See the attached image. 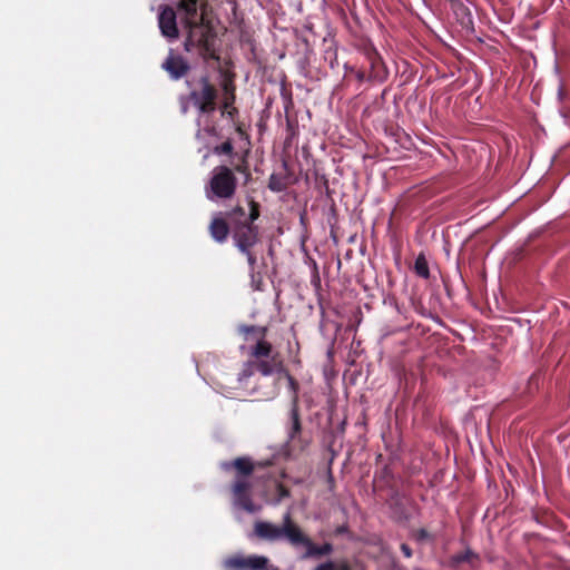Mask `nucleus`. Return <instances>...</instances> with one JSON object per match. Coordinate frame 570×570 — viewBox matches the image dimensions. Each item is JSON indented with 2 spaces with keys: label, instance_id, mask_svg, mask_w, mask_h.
<instances>
[{
  "label": "nucleus",
  "instance_id": "nucleus-1",
  "mask_svg": "<svg viewBox=\"0 0 570 570\" xmlns=\"http://www.w3.org/2000/svg\"><path fill=\"white\" fill-rule=\"evenodd\" d=\"M253 534L267 543L287 542L296 550L303 548L305 551L301 554V559L318 558L333 552V546L328 542L316 546L302 528L293 521L291 511L284 513L281 524L264 520L256 521Z\"/></svg>",
  "mask_w": 570,
  "mask_h": 570
},
{
  "label": "nucleus",
  "instance_id": "nucleus-2",
  "mask_svg": "<svg viewBox=\"0 0 570 570\" xmlns=\"http://www.w3.org/2000/svg\"><path fill=\"white\" fill-rule=\"evenodd\" d=\"M248 207V212L235 207L227 215L235 246L240 252H246L258 242V228L254 223L259 217V208L254 202H250Z\"/></svg>",
  "mask_w": 570,
  "mask_h": 570
},
{
  "label": "nucleus",
  "instance_id": "nucleus-3",
  "mask_svg": "<svg viewBox=\"0 0 570 570\" xmlns=\"http://www.w3.org/2000/svg\"><path fill=\"white\" fill-rule=\"evenodd\" d=\"M237 179L233 170L225 166H216L205 186V196L210 202L229 199L236 191Z\"/></svg>",
  "mask_w": 570,
  "mask_h": 570
},
{
  "label": "nucleus",
  "instance_id": "nucleus-4",
  "mask_svg": "<svg viewBox=\"0 0 570 570\" xmlns=\"http://www.w3.org/2000/svg\"><path fill=\"white\" fill-rule=\"evenodd\" d=\"M189 95L200 114H210L215 110L216 89L209 83L206 75L193 76L186 81Z\"/></svg>",
  "mask_w": 570,
  "mask_h": 570
},
{
  "label": "nucleus",
  "instance_id": "nucleus-5",
  "mask_svg": "<svg viewBox=\"0 0 570 570\" xmlns=\"http://www.w3.org/2000/svg\"><path fill=\"white\" fill-rule=\"evenodd\" d=\"M250 484L246 480H237L233 485V505L235 509H242L250 514L258 513L262 505L254 503L249 494Z\"/></svg>",
  "mask_w": 570,
  "mask_h": 570
},
{
  "label": "nucleus",
  "instance_id": "nucleus-6",
  "mask_svg": "<svg viewBox=\"0 0 570 570\" xmlns=\"http://www.w3.org/2000/svg\"><path fill=\"white\" fill-rule=\"evenodd\" d=\"M271 566L269 559L259 554H252L246 558L238 556L224 560L226 570H266Z\"/></svg>",
  "mask_w": 570,
  "mask_h": 570
},
{
  "label": "nucleus",
  "instance_id": "nucleus-7",
  "mask_svg": "<svg viewBox=\"0 0 570 570\" xmlns=\"http://www.w3.org/2000/svg\"><path fill=\"white\" fill-rule=\"evenodd\" d=\"M158 27L161 35L169 41L178 38L177 17L171 7L164 6L160 8L158 13Z\"/></svg>",
  "mask_w": 570,
  "mask_h": 570
},
{
  "label": "nucleus",
  "instance_id": "nucleus-8",
  "mask_svg": "<svg viewBox=\"0 0 570 570\" xmlns=\"http://www.w3.org/2000/svg\"><path fill=\"white\" fill-rule=\"evenodd\" d=\"M161 67L169 73L173 80L183 78L189 70L188 62L180 56H174L173 50H170Z\"/></svg>",
  "mask_w": 570,
  "mask_h": 570
},
{
  "label": "nucleus",
  "instance_id": "nucleus-9",
  "mask_svg": "<svg viewBox=\"0 0 570 570\" xmlns=\"http://www.w3.org/2000/svg\"><path fill=\"white\" fill-rule=\"evenodd\" d=\"M256 372L261 373L263 376H271L275 374L276 380H282V372H284V367L281 362H276L274 358H258L255 360Z\"/></svg>",
  "mask_w": 570,
  "mask_h": 570
},
{
  "label": "nucleus",
  "instance_id": "nucleus-10",
  "mask_svg": "<svg viewBox=\"0 0 570 570\" xmlns=\"http://www.w3.org/2000/svg\"><path fill=\"white\" fill-rule=\"evenodd\" d=\"M389 72L383 61L379 57H370V70L367 72V81L373 83H382L387 79Z\"/></svg>",
  "mask_w": 570,
  "mask_h": 570
},
{
  "label": "nucleus",
  "instance_id": "nucleus-11",
  "mask_svg": "<svg viewBox=\"0 0 570 570\" xmlns=\"http://www.w3.org/2000/svg\"><path fill=\"white\" fill-rule=\"evenodd\" d=\"M230 225L219 216H216L212 219L209 225V233L213 239L219 244L226 242Z\"/></svg>",
  "mask_w": 570,
  "mask_h": 570
},
{
  "label": "nucleus",
  "instance_id": "nucleus-12",
  "mask_svg": "<svg viewBox=\"0 0 570 570\" xmlns=\"http://www.w3.org/2000/svg\"><path fill=\"white\" fill-rule=\"evenodd\" d=\"M220 468L229 471L230 469L235 468L238 470L239 473L243 475H249L252 474L254 466L249 458H237L234 461L230 462H222Z\"/></svg>",
  "mask_w": 570,
  "mask_h": 570
},
{
  "label": "nucleus",
  "instance_id": "nucleus-13",
  "mask_svg": "<svg viewBox=\"0 0 570 570\" xmlns=\"http://www.w3.org/2000/svg\"><path fill=\"white\" fill-rule=\"evenodd\" d=\"M301 432V420L298 406H291L289 411V428L287 430L288 441H293Z\"/></svg>",
  "mask_w": 570,
  "mask_h": 570
},
{
  "label": "nucleus",
  "instance_id": "nucleus-14",
  "mask_svg": "<svg viewBox=\"0 0 570 570\" xmlns=\"http://www.w3.org/2000/svg\"><path fill=\"white\" fill-rule=\"evenodd\" d=\"M272 353V345L266 341H258L250 350V355L258 358H269Z\"/></svg>",
  "mask_w": 570,
  "mask_h": 570
},
{
  "label": "nucleus",
  "instance_id": "nucleus-15",
  "mask_svg": "<svg viewBox=\"0 0 570 570\" xmlns=\"http://www.w3.org/2000/svg\"><path fill=\"white\" fill-rule=\"evenodd\" d=\"M282 379H285L288 384L289 392L292 394L291 406H298V383L294 380V377L284 368L282 372Z\"/></svg>",
  "mask_w": 570,
  "mask_h": 570
},
{
  "label": "nucleus",
  "instance_id": "nucleus-16",
  "mask_svg": "<svg viewBox=\"0 0 570 570\" xmlns=\"http://www.w3.org/2000/svg\"><path fill=\"white\" fill-rule=\"evenodd\" d=\"M414 271L417 276L428 279L430 277V269L424 254H419L414 261Z\"/></svg>",
  "mask_w": 570,
  "mask_h": 570
},
{
  "label": "nucleus",
  "instance_id": "nucleus-17",
  "mask_svg": "<svg viewBox=\"0 0 570 570\" xmlns=\"http://www.w3.org/2000/svg\"><path fill=\"white\" fill-rule=\"evenodd\" d=\"M198 0H180L178 9L185 13L188 19H195L197 16Z\"/></svg>",
  "mask_w": 570,
  "mask_h": 570
},
{
  "label": "nucleus",
  "instance_id": "nucleus-18",
  "mask_svg": "<svg viewBox=\"0 0 570 570\" xmlns=\"http://www.w3.org/2000/svg\"><path fill=\"white\" fill-rule=\"evenodd\" d=\"M256 367L254 361H247L243 364V368L238 374L237 381L243 384L249 377H252L256 373Z\"/></svg>",
  "mask_w": 570,
  "mask_h": 570
},
{
  "label": "nucleus",
  "instance_id": "nucleus-19",
  "mask_svg": "<svg viewBox=\"0 0 570 570\" xmlns=\"http://www.w3.org/2000/svg\"><path fill=\"white\" fill-rule=\"evenodd\" d=\"M268 188L272 191L281 193V191L285 190L286 185L278 175L272 174L268 179Z\"/></svg>",
  "mask_w": 570,
  "mask_h": 570
},
{
  "label": "nucleus",
  "instance_id": "nucleus-20",
  "mask_svg": "<svg viewBox=\"0 0 570 570\" xmlns=\"http://www.w3.org/2000/svg\"><path fill=\"white\" fill-rule=\"evenodd\" d=\"M233 144L227 140V141H224L223 144H220L219 146H216L214 148V154L216 155H232L233 153Z\"/></svg>",
  "mask_w": 570,
  "mask_h": 570
},
{
  "label": "nucleus",
  "instance_id": "nucleus-21",
  "mask_svg": "<svg viewBox=\"0 0 570 570\" xmlns=\"http://www.w3.org/2000/svg\"><path fill=\"white\" fill-rule=\"evenodd\" d=\"M246 255L247 263L252 269H254V266L256 264V257L252 254L250 248H247L246 252H242Z\"/></svg>",
  "mask_w": 570,
  "mask_h": 570
},
{
  "label": "nucleus",
  "instance_id": "nucleus-22",
  "mask_svg": "<svg viewBox=\"0 0 570 570\" xmlns=\"http://www.w3.org/2000/svg\"><path fill=\"white\" fill-rule=\"evenodd\" d=\"M239 333L244 334L245 337L249 334L256 331V326L253 325H240L238 327Z\"/></svg>",
  "mask_w": 570,
  "mask_h": 570
},
{
  "label": "nucleus",
  "instance_id": "nucleus-23",
  "mask_svg": "<svg viewBox=\"0 0 570 570\" xmlns=\"http://www.w3.org/2000/svg\"><path fill=\"white\" fill-rule=\"evenodd\" d=\"M314 570H336L333 561H326L318 564Z\"/></svg>",
  "mask_w": 570,
  "mask_h": 570
},
{
  "label": "nucleus",
  "instance_id": "nucleus-24",
  "mask_svg": "<svg viewBox=\"0 0 570 570\" xmlns=\"http://www.w3.org/2000/svg\"><path fill=\"white\" fill-rule=\"evenodd\" d=\"M429 532L425 530V529H420L416 533V539L419 541H423V540H426L429 539Z\"/></svg>",
  "mask_w": 570,
  "mask_h": 570
},
{
  "label": "nucleus",
  "instance_id": "nucleus-25",
  "mask_svg": "<svg viewBox=\"0 0 570 570\" xmlns=\"http://www.w3.org/2000/svg\"><path fill=\"white\" fill-rule=\"evenodd\" d=\"M355 77L360 82L367 81V73L365 71L357 70Z\"/></svg>",
  "mask_w": 570,
  "mask_h": 570
},
{
  "label": "nucleus",
  "instance_id": "nucleus-26",
  "mask_svg": "<svg viewBox=\"0 0 570 570\" xmlns=\"http://www.w3.org/2000/svg\"><path fill=\"white\" fill-rule=\"evenodd\" d=\"M401 551L406 558H410L412 556V550L406 543L401 544Z\"/></svg>",
  "mask_w": 570,
  "mask_h": 570
},
{
  "label": "nucleus",
  "instance_id": "nucleus-27",
  "mask_svg": "<svg viewBox=\"0 0 570 570\" xmlns=\"http://www.w3.org/2000/svg\"><path fill=\"white\" fill-rule=\"evenodd\" d=\"M236 170H237L238 173H242V174H244V175H245V180H246V181L249 179L250 174H249L248 171H246V169H245V167H244V166H240V165H239V166H236Z\"/></svg>",
  "mask_w": 570,
  "mask_h": 570
},
{
  "label": "nucleus",
  "instance_id": "nucleus-28",
  "mask_svg": "<svg viewBox=\"0 0 570 570\" xmlns=\"http://www.w3.org/2000/svg\"><path fill=\"white\" fill-rule=\"evenodd\" d=\"M336 65H337V60H336V58H335V59H333V60H331V62H330V67H331L332 69H334Z\"/></svg>",
  "mask_w": 570,
  "mask_h": 570
},
{
  "label": "nucleus",
  "instance_id": "nucleus-29",
  "mask_svg": "<svg viewBox=\"0 0 570 570\" xmlns=\"http://www.w3.org/2000/svg\"><path fill=\"white\" fill-rule=\"evenodd\" d=\"M277 394H278V391H277V390H275V391L272 393V395H271V396H268L267 399H268V400H273Z\"/></svg>",
  "mask_w": 570,
  "mask_h": 570
},
{
  "label": "nucleus",
  "instance_id": "nucleus-30",
  "mask_svg": "<svg viewBox=\"0 0 570 570\" xmlns=\"http://www.w3.org/2000/svg\"><path fill=\"white\" fill-rule=\"evenodd\" d=\"M266 570H279L277 567H275L274 564H272L268 569Z\"/></svg>",
  "mask_w": 570,
  "mask_h": 570
},
{
  "label": "nucleus",
  "instance_id": "nucleus-31",
  "mask_svg": "<svg viewBox=\"0 0 570 570\" xmlns=\"http://www.w3.org/2000/svg\"><path fill=\"white\" fill-rule=\"evenodd\" d=\"M229 105H230V102H229L228 100H226V101L224 102V107H225V108H228V106H229Z\"/></svg>",
  "mask_w": 570,
  "mask_h": 570
}]
</instances>
